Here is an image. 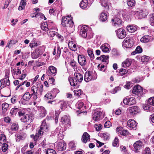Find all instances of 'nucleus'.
<instances>
[{"label": "nucleus", "instance_id": "1", "mask_svg": "<svg viewBox=\"0 0 154 154\" xmlns=\"http://www.w3.org/2000/svg\"><path fill=\"white\" fill-rule=\"evenodd\" d=\"M72 17L71 16L68 15L62 18V24L64 27L72 28L70 31V32H72L74 30L73 27V23L72 20Z\"/></svg>", "mask_w": 154, "mask_h": 154}, {"label": "nucleus", "instance_id": "2", "mask_svg": "<svg viewBox=\"0 0 154 154\" xmlns=\"http://www.w3.org/2000/svg\"><path fill=\"white\" fill-rule=\"evenodd\" d=\"M123 44L124 46L126 48H130L133 45L134 42L132 38H126L124 41Z\"/></svg>", "mask_w": 154, "mask_h": 154}, {"label": "nucleus", "instance_id": "3", "mask_svg": "<svg viewBox=\"0 0 154 154\" xmlns=\"http://www.w3.org/2000/svg\"><path fill=\"white\" fill-rule=\"evenodd\" d=\"M142 92V88L139 85H137L134 87L132 93L137 95L140 94Z\"/></svg>", "mask_w": 154, "mask_h": 154}, {"label": "nucleus", "instance_id": "4", "mask_svg": "<svg viewBox=\"0 0 154 154\" xmlns=\"http://www.w3.org/2000/svg\"><path fill=\"white\" fill-rule=\"evenodd\" d=\"M123 103L125 104L131 105L134 104L136 103V100L134 97L126 98L123 100Z\"/></svg>", "mask_w": 154, "mask_h": 154}, {"label": "nucleus", "instance_id": "5", "mask_svg": "<svg viewBox=\"0 0 154 154\" xmlns=\"http://www.w3.org/2000/svg\"><path fill=\"white\" fill-rule=\"evenodd\" d=\"M134 151L137 152L138 150L140 149L143 146V143L140 141H138L136 142L134 144Z\"/></svg>", "mask_w": 154, "mask_h": 154}, {"label": "nucleus", "instance_id": "6", "mask_svg": "<svg viewBox=\"0 0 154 154\" xmlns=\"http://www.w3.org/2000/svg\"><path fill=\"white\" fill-rule=\"evenodd\" d=\"M117 34L119 38H123L126 36V32L125 30L120 28L117 30Z\"/></svg>", "mask_w": 154, "mask_h": 154}, {"label": "nucleus", "instance_id": "7", "mask_svg": "<svg viewBox=\"0 0 154 154\" xmlns=\"http://www.w3.org/2000/svg\"><path fill=\"white\" fill-rule=\"evenodd\" d=\"M49 127L47 125L45 122H43L41 126L40 130H39V133L40 135L43 134L44 131H48Z\"/></svg>", "mask_w": 154, "mask_h": 154}, {"label": "nucleus", "instance_id": "8", "mask_svg": "<svg viewBox=\"0 0 154 154\" xmlns=\"http://www.w3.org/2000/svg\"><path fill=\"white\" fill-rule=\"evenodd\" d=\"M88 28L87 26L84 25L81 28L80 31V34L84 38H85L87 36V32L88 30Z\"/></svg>", "mask_w": 154, "mask_h": 154}, {"label": "nucleus", "instance_id": "9", "mask_svg": "<svg viewBox=\"0 0 154 154\" xmlns=\"http://www.w3.org/2000/svg\"><path fill=\"white\" fill-rule=\"evenodd\" d=\"M135 14L138 16L139 18H143L145 17L147 15L148 12L145 11L140 10V11L135 12Z\"/></svg>", "mask_w": 154, "mask_h": 154}, {"label": "nucleus", "instance_id": "10", "mask_svg": "<svg viewBox=\"0 0 154 154\" xmlns=\"http://www.w3.org/2000/svg\"><path fill=\"white\" fill-rule=\"evenodd\" d=\"M127 125L130 128L134 129L136 127L137 124L134 120L130 119L127 122Z\"/></svg>", "mask_w": 154, "mask_h": 154}, {"label": "nucleus", "instance_id": "11", "mask_svg": "<svg viewBox=\"0 0 154 154\" xmlns=\"http://www.w3.org/2000/svg\"><path fill=\"white\" fill-rule=\"evenodd\" d=\"M57 147L59 151H63L66 149V145L64 142H59L58 143Z\"/></svg>", "mask_w": 154, "mask_h": 154}, {"label": "nucleus", "instance_id": "12", "mask_svg": "<svg viewBox=\"0 0 154 154\" xmlns=\"http://www.w3.org/2000/svg\"><path fill=\"white\" fill-rule=\"evenodd\" d=\"M61 50L59 46L57 47H55L54 49L53 54L54 55H56L55 58H58L60 56L61 53Z\"/></svg>", "mask_w": 154, "mask_h": 154}, {"label": "nucleus", "instance_id": "13", "mask_svg": "<svg viewBox=\"0 0 154 154\" xmlns=\"http://www.w3.org/2000/svg\"><path fill=\"white\" fill-rule=\"evenodd\" d=\"M78 60L79 63L82 66L85 65L86 63V60L85 57L80 55L78 57Z\"/></svg>", "mask_w": 154, "mask_h": 154}, {"label": "nucleus", "instance_id": "14", "mask_svg": "<svg viewBox=\"0 0 154 154\" xmlns=\"http://www.w3.org/2000/svg\"><path fill=\"white\" fill-rule=\"evenodd\" d=\"M102 113L100 112H95L93 115V119L95 121H98L102 117L101 116Z\"/></svg>", "mask_w": 154, "mask_h": 154}, {"label": "nucleus", "instance_id": "15", "mask_svg": "<svg viewBox=\"0 0 154 154\" xmlns=\"http://www.w3.org/2000/svg\"><path fill=\"white\" fill-rule=\"evenodd\" d=\"M112 21L115 26H118L121 25L122 23V21L119 18L116 17L113 19L112 20Z\"/></svg>", "mask_w": 154, "mask_h": 154}, {"label": "nucleus", "instance_id": "16", "mask_svg": "<svg viewBox=\"0 0 154 154\" xmlns=\"http://www.w3.org/2000/svg\"><path fill=\"white\" fill-rule=\"evenodd\" d=\"M69 48L70 49L73 51H75L77 50V47L75 43L72 41H70L68 44Z\"/></svg>", "mask_w": 154, "mask_h": 154}, {"label": "nucleus", "instance_id": "17", "mask_svg": "<svg viewBox=\"0 0 154 154\" xmlns=\"http://www.w3.org/2000/svg\"><path fill=\"white\" fill-rule=\"evenodd\" d=\"M128 110L130 113L132 114H136L138 112V108L136 106L131 107Z\"/></svg>", "mask_w": 154, "mask_h": 154}, {"label": "nucleus", "instance_id": "18", "mask_svg": "<svg viewBox=\"0 0 154 154\" xmlns=\"http://www.w3.org/2000/svg\"><path fill=\"white\" fill-rule=\"evenodd\" d=\"M92 79V76L91 73L89 72H86L85 73V80L86 82H88L91 81Z\"/></svg>", "mask_w": 154, "mask_h": 154}, {"label": "nucleus", "instance_id": "19", "mask_svg": "<svg viewBox=\"0 0 154 154\" xmlns=\"http://www.w3.org/2000/svg\"><path fill=\"white\" fill-rule=\"evenodd\" d=\"M90 139L89 135L86 132L84 133L82 139V141L85 143Z\"/></svg>", "mask_w": 154, "mask_h": 154}, {"label": "nucleus", "instance_id": "20", "mask_svg": "<svg viewBox=\"0 0 154 154\" xmlns=\"http://www.w3.org/2000/svg\"><path fill=\"white\" fill-rule=\"evenodd\" d=\"M32 120V117L28 115H26L21 118V120L23 122H26L29 121L31 122Z\"/></svg>", "mask_w": 154, "mask_h": 154}, {"label": "nucleus", "instance_id": "21", "mask_svg": "<svg viewBox=\"0 0 154 154\" xmlns=\"http://www.w3.org/2000/svg\"><path fill=\"white\" fill-rule=\"evenodd\" d=\"M40 48H39L36 49L35 52L32 53V56H34L35 58H37L39 55L42 54V52L40 50Z\"/></svg>", "mask_w": 154, "mask_h": 154}, {"label": "nucleus", "instance_id": "22", "mask_svg": "<svg viewBox=\"0 0 154 154\" xmlns=\"http://www.w3.org/2000/svg\"><path fill=\"white\" fill-rule=\"evenodd\" d=\"M109 44L107 43H105L102 45L100 47V48L102 51L104 52H107L109 51Z\"/></svg>", "mask_w": 154, "mask_h": 154}, {"label": "nucleus", "instance_id": "23", "mask_svg": "<svg viewBox=\"0 0 154 154\" xmlns=\"http://www.w3.org/2000/svg\"><path fill=\"white\" fill-rule=\"evenodd\" d=\"M70 119L69 117L67 116H65L62 117L61 121L64 124H69L70 122Z\"/></svg>", "mask_w": 154, "mask_h": 154}, {"label": "nucleus", "instance_id": "24", "mask_svg": "<svg viewBox=\"0 0 154 154\" xmlns=\"http://www.w3.org/2000/svg\"><path fill=\"white\" fill-rule=\"evenodd\" d=\"M101 5L104 7L106 9H108L109 8V4L107 0H100Z\"/></svg>", "mask_w": 154, "mask_h": 154}, {"label": "nucleus", "instance_id": "25", "mask_svg": "<svg viewBox=\"0 0 154 154\" xmlns=\"http://www.w3.org/2000/svg\"><path fill=\"white\" fill-rule=\"evenodd\" d=\"M131 64L130 60L127 59L122 63V66L124 67H126L129 66Z\"/></svg>", "mask_w": 154, "mask_h": 154}, {"label": "nucleus", "instance_id": "26", "mask_svg": "<svg viewBox=\"0 0 154 154\" xmlns=\"http://www.w3.org/2000/svg\"><path fill=\"white\" fill-rule=\"evenodd\" d=\"M69 81L72 86H75L77 84V81L76 79L73 77H70L69 78Z\"/></svg>", "mask_w": 154, "mask_h": 154}, {"label": "nucleus", "instance_id": "27", "mask_svg": "<svg viewBox=\"0 0 154 154\" xmlns=\"http://www.w3.org/2000/svg\"><path fill=\"white\" fill-rule=\"evenodd\" d=\"M127 29L128 31L131 33L134 32L136 30V27L134 26L130 25L127 27Z\"/></svg>", "mask_w": 154, "mask_h": 154}, {"label": "nucleus", "instance_id": "28", "mask_svg": "<svg viewBox=\"0 0 154 154\" xmlns=\"http://www.w3.org/2000/svg\"><path fill=\"white\" fill-rule=\"evenodd\" d=\"M57 69L56 68L53 66L49 67L48 69V72L51 74H53L56 73Z\"/></svg>", "mask_w": 154, "mask_h": 154}, {"label": "nucleus", "instance_id": "29", "mask_svg": "<svg viewBox=\"0 0 154 154\" xmlns=\"http://www.w3.org/2000/svg\"><path fill=\"white\" fill-rule=\"evenodd\" d=\"M75 76L76 78V80H77L79 82H81L83 80V76L80 74L78 73H75Z\"/></svg>", "mask_w": 154, "mask_h": 154}, {"label": "nucleus", "instance_id": "30", "mask_svg": "<svg viewBox=\"0 0 154 154\" xmlns=\"http://www.w3.org/2000/svg\"><path fill=\"white\" fill-rule=\"evenodd\" d=\"M88 1L87 0H82L81 2L80 6L82 9L85 8L87 5Z\"/></svg>", "mask_w": 154, "mask_h": 154}, {"label": "nucleus", "instance_id": "31", "mask_svg": "<svg viewBox=\"0 0 154 154\" xmlns=\"http://www.w3.org/2000/svg\"><path fill=\"white\" fill-rule=\"evenodd\" d=\"M100 19L102 21H106L107 19V14L104 13H101L100 15Z\"/></svg>", "mask_w": 154, "mask_h": 154}, {"label": "nucleus", "instance_id": "32", "mask_svg": "<svg viewBox=\"0 0 154 154\" xmlns=\"http://www.w3.org/2000/svg\"><path fill=\"white\" fill-rule=\"evenodd\" d=\"M31 97V94L28 92L25 93L23 96V98L25 100H28Z\"/></svg>", "mask_w": 154, "mask_h": 154}, {"label": "nucleus", "instance_id": "33", "mask_svg": "<svg viewBox=\"0 0 154 154\" xmlns=\"http://www.w3.org/2000/svg\"><path fill=\"white\" fill-rule=\"evenodd\" d=\"M2 108L3 112H5L9 107V104L4 103L2 104Z\"/></svg>", "mask_w": 154, "mask_h": 154}, {"label": "nucleus", "instance_id": "34", "mask_svg": "<svg viewBox=\"0 0 154 154\" xmlns=\"http://www.w3.org/2000/svg\"><path fill=\"white\" fill-rule=\"evenodd\" d=\"M6 141V137L3 134H0V143L2 144L5 142Z\"/></svg>", "mask_w": 154, "mask_h": 154}, {"label": "nucleus", "instance_id": "35", "mask_svg": "<svg viewBox=\"0 0 154 154\" xmlns=\"http://www.w3.org/2000/svg\"><path fill=\"white\" fill-rule=\"evenodd\" d=\"M148 36H145L142 38L140 39V41L143 42H147L149 41L150 39Z\"/></svg>", "mask_w": 154, "mask_h": 154}, {"label": "nucleus", "instance_id": "36", "mask_svg": "<svg viewBox=\"0 0 154 154\" xmlns=\"http://www.w3.org/2000/svg\"><path fill=\"white\" fill-rule=\"evenodd\" d=\"M41 27L42 30L46 31H47L48 29L47 24L46 23H42Z\"/></svg>", "mask_w": 154, "mask_h": 154}, {"label": "nucleus", "instance_id": "37", "mask_svg": "<svg viewBox=\"0 0 154 154\" xmlns=\"http://www.w3.org/2000/svg\"><path fill=\"white\" fill-rule=\"evenodd\" d=\"M11 71L13 75H18V74H21V72L20 71L19 69H17V70L15 68H12L11 69Z\"/></svg>", "mask_w": 154, "mask_h": 154}, {"label": "nucleus", "instance_id": "38", "mask_svg": "<svg viewBox=\"0 0 154 154\" xmlns=\"http://www.w3.org/2000/svg\"><path fill=\"white\" fill-rule=\"evenodd\" d=\"M108 56H106L104 55H102L100 57V60L102 62H107L108 61Z\"/></svg>", "mask_w": 154, "mask_h": 154}, {"label": "nucleus", "instance_id": "39", "mask_svg": "<svg viewBox=\"0 0 154 154\" xmlns=\"http://www.w3.org/2000/svg\"><path fill=\"white\" fill-rule=\"evenodd\" d=\"M149 59L148 56H143L141 57V61L143 63L146 62L148 61Z\"/></svg>", "mask_w": 154, "mask_h": 154}, {"label": "nucleus", "instance_id": "40", "mask_svg": "<svg viewBox=\"0 0 154 154\" xmlns=\"http://www.w3.org/2000/svg\"><path fill=\"white\" fill-rule=\"evenodd\" d=\"M135 1L134 0H128L127 3L129 6L132 7L135 4Z\"/></svg>", "mask_w": 154, "mask_h": 154}, {"label": "nucleus", "instance_id": "41", "mask_svg": "<svg viewBox=\"0 0 154 154\" xmlns=\"http://www.w3.org/2000/svg\"><path fill=\"white\" fill-rule=\"evenodd\" d=\"M77 107L79 109H81V110L82 111V109H84L85 108V106H83V103L82 102H79L78 103Z\"/></svg>", "mask_w": 154, "mask_h": 154}, {"label": "nucleus", "instance_id": "42", "mask_svg": "<svg viewBox=\"0 0 154 154\" xmlns=\"http://www.w3.org/2000/svg\"><path fill=\"white\" fill-rule=\"evenodd\" d=\"M148 103L150 105L154 106V97H152L149 99Z\"/></svg>", "mask_w": 154, "mask_h": 154}, {"label": "nucleus", "instance_id": "43", "mask_svg": "<svg viewBox=\"0 0 154 154\" xmlns=\"http://www.w3.org/2000/svg\"><path fill=\"white\" fill-rule=\"evenodd\" d=\"M46 154H56V153L53 149H49L47 150Z\"/></svg>", "mask_w": 154, "mask_h": 154}, {"label": "nucleus", "instance_id": "44", "mask_svg": "<svg viewBox=\"0 0 154 154\" xmlns=\"http://www.w3.org/2000/svg\"><path fill=\"white\" fill-rule=\"evenodd\" d=\"M11 130L13 131H16L18 129V126L17 124L13 123L11 125Z\"/></svg>", "mask_w": 154, "mask_h": 154}, {"label": "nucleus", "instance_id": "45", "mask_svg": "<svg viewBox=\"0 0 154 154\" xmlns=\"http://www.w3.org/2000/svg\"><path fill=\"white\" fill-rule=\"evenodd\" d=\"M31 91L33 92L32 94H35L37 93V88L35 86L32 87L31 88Z\"/></svg>", "mask_w": 154, "mask_h": 154}, {"label": "nucleus", "instance_id": "46", "mask_svg": "<svg viewBox=\"0 0 154 154\" xmlns=\"http://www.w3.org/2000/svg\"><path fill=\"white\" fill-rule=\"evenodd\" d=\"M3 146L2 147V151L5 152L8 149V144L6 143H3Z\"/></svg>", "mask_w": 154, "mask_h": 154}, {"label": "nucleus", "instance_id": "47", "mask_svg": "<svg viewBox=\"0 0 154 154\" xmlns=\"http://www.w3.org/2000/svg\"><path fill=\"white\" fill-rule=\"evenodd\" d=\"M94 127L96 128V130L99 131L102 129V125L100 124H99L98 125L96 124L94 126Z\"/></svg>", "mask_w": 154, "mask_h": 154}, {"label": "nucleus", "instance_id": "48", "mask_svg": "<svg viewBox=\"0 0 154 154\" xmlns=\"http://www.w3.org/2000/svg\"><path fill=\"white\" fill-rule=\"evenodd\" d=\"M74 93L76 95L79 96L82 94V91L80 89L76 90L74 91Z\"/></svg>", "mask_w": 154, "mask_h": 154}, {"label": "nucleus", "instance_id": "49", "mask_svg": "<svg viewBox=\"0 0 154 154\" xmlns=\"http://www.w3.org/2000/svg\"><path fill=\"white\" fill-rule=\"evenodd\" d=\"M128 72V71L127 70L123 69H121L120 70V73L121 75L126 74Z\"/></svg>", "mask_w": 154, "mask_h": 154}, {"label": "nucleus", "instance_id": "50", "mask_svg": "<svg viewBox=\"0 0 154 154\" xmlns=\"http://www.w3.org/2000/svg\"><path fill=\"white\" fill-rule=\"evenodd\" d=\"M120 134L124 136H126L129 134L128 131L125 130L123 129L122 132L120 131Z\"/></svg>", "mask_w": 154, "mask_h": 154}, {"label": "nucleus", "instance_id": "51", "mask_svg": "<svg viewBox=\"0 0 154 154\" xmlns=\"http://www.w3.org/2000/svg\"><path fill=\"white\" fill-rule=\"evenodd\" d=\"M102 136L106 140L108 139L109 138V134L107 133H103L102 134Z\"/></svg>", "mask_w": 154, "mask_h": 154}, {"label": "nucleus", "instance_id": "52", "mask_svg": "<svg viewBox=\"0 0 154 154\" xmlns=\"http://www.w3.org/2000/svg\"><path fill=\"white\" fill-rule=\"evenodd\" d=\"M150 150L149 148H146L143 152V154H150Z\"/></svg>", "mask_w": 154, "mask_h": 154}, {"label": "nucleus", "instance_id": "53", "mask_svg": "<svg viewBox=\"0 0 154 154\" xmlns=\"http://www.w3.org/2000/svg\"><path fill=\"white\" fill-rule=\"evenodd\" d=\"M111 126V123L109 121H106L105 123L104 127L105 128H109Z\"/></svg>", "mask_w": 154, "mask_h": 154}, {"label": "nucleus", "instance_id": "54", "mask_svg": "<svg viewBox=\"0 0 154 154\" xmlns=\"http://www.w3.org/2000/svg\"><path fill=\"white\" fill-rule=\"evenodd\" d=\"M119 142L118 139L117 138H115L113 142L112 145L113 146H117Z\"/></svg>", "mask_w": 154, "mask_h": 154}, {"label": "nucleus", "instance_id": "55", "mask_svg": "<svg viewBox=\"0 0 154 154\" xmlns=\"http://www.w3.org/2000/svg\"><path fill=\"white\" fill-rule=\"evenodd\" d=\"M57 32L53 31H49L48 32V34L49 35H50L51 37H54V35H56Z\"/></svg>", "mask_w": 154, "mask_h": 154}, {"label": "nucleus", "instance_id": "56", "mask_svg": "<svg viewBox=\"0 0 154 154\" xmlns=\"http://www.w3.org/2000/svg\"><path fill=\"white\" fill-rule=\"evenodd\" d=\"M88 53L89 56L91 58H93L94 57V55L93 54V51H92L89 50H88Z\"/></svg>", "mask_w": 154, "mask_h": 154}, {"label": "nucleus", "instance_id": "57", "mask_svg": "<svg viewBox=\"0 0 154 154\" xmlns=\"http://www.w3.org/2000/svg\"><path fill=\"white\" fill-rule=\"evenodd\" d=\"M98 69L101 71H104L105 70H103V69L104 68V66L102 64H99L98 66Z\"/></svg>", "mask_w": 154, "mask_h": 154}, {"label": "nucleus", "instance_id": "58", "mask_svg": "<svg viewBox=\"0 0 154 154\" xmlns=\"http://www.w3.org/2000/svg\"><path fill=\"white\" fill-rule=\"evenodd\" d=\"M45 97L48 99H51L53 97L51 93H48L45 96Z\"/></svg>", "mask_w": 154, "mask_h": 154}, {"label": "nucleus", "instance_id": "59", "mask_svg": "<svg viewBox=\"0 0 154 154\" xmlns=\"http://www.w3.org/2000/svg\"><path fill=\"white\" fill-rule=\"evenodd\" d=\"M37 46V43L35 42L33 43H31L29 44V46L32 48Z\"/></svg>", "mask_w": 154, "mask_h": 154}, {"label": "nucleus", "instance_id": "60", "mask_svg": "<svg viewBox=\"0 0 154 154\" xmlns=\"http://www.w3.org/2000/svg\"><path fill=\"white\" fill-rule=\"evenodd\" d=\"M123 129L122 127H118L116 129V131L117 132L119 133V134H120V132H122L123 130Z\"/></svg>", "mask_w": 154, "mask_h": 154}, {"label": "nucleus", "instance_id": "61", "mask_svg": "<svg viewBox=\"0 0 154 154\" xmlns=\"http://www.w3.org/2000/svg\"><path fill=\"white\" fill-rule=\"evenodd\" d=\"M150 22L151 25H154V14H152L150 18Z\"/></svg>", "mask_w": 154, "mask_h": 154}, {"label": "nucleus", "instance_id": "62", "mask_svg": "<svg viewBox=\"0 0 154 154\" xmlns=\"http://www.w3.org/2000/svg\"><path fill=\"white\" fill-rule=\"evenodd\" d=\"M17 111V108H14L11 110V112H12V115L15 114Z\"/></svg>", "mask_w": 154, "mask_h": 154}, {"label": "nucleus", "instance_id": "63", "mask_svg": "<svg viewBox=\"0 0 154 154\" xmlns=\"http://www.w3.org/2000/svg\"><path fill=\"white\" fill-rule=\"evenodd\" d=\"M136 51L137 53H140L142 51V49L140 47L138 46L136 49Z\"/></svg>", "mask_w": 154, "mask_h": 154}, {"label": "nucleus", "instance_id": "64", "mask_svg": "<svg viewBox=\"0 0 154 154\" xmlns=\"http://www.w3.org/2000/svg\"><path fill=\"white\" fill-rule=\"evenodd\" d=\"M26 2L23 0H22L20 3V5L23 7L25 8V6L26 5Z\"/></svg>", "mask_w": 154, "mask_h": 154}]
</instances>
